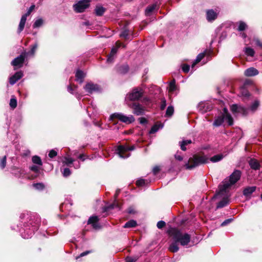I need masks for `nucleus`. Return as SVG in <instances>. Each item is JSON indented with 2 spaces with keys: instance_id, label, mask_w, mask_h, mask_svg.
Wrapping results in <instances>:
<instances>
[{
  "instance_id": "f257e3e1",
  "label": "nucleus",
  "mask_w": 262,
  "mask_h": 262,
  "mask_svg": "<svg viewBox=\"0 0 262 262\" xmlns=\"http://www.w3.org/2000/svg\"><path fill=\"white\" fill-rule=\"evenodd\" d=\"M20 217L23 223V227L19 230L21 236L24 238H30L38 229L39 219L28 213L21 214ZM20 225L22 226L21 224Z\"/></svg>"
},
{
  "instance_id": "f03ea898",
  "label": "nucleus",
  "mask_w": 262,
  "mask_h": 262,
  "mask_svg": "<svg viewBox=\"0 0 262 262\" xmlns=\"http://www.w3.org/2000/svg\"><path fill=\"white\" fill-rule=\"evenodd\" d=\"M241 172L238 170H235L229 176L222 182V183L219 185L220 193L223 194L226 193L227 190L230 187L235 184L241 178Z\"/></svg>"
},
{
  "instance_id": "7ed1b4c3",
  "label": "nucleus",
  "mask_w": 262,
  "mask_h": 262,
  "mask_svg": "<svg viewBox=\"0 0 262 262\" xmlns=\"http://www.w3.org/2000/svg\"><path fill=\"white\" fill-rule=\"evenodd\" d=\"M169 233L172 237L173 241L183 246H187L190 241V235L189 234L183 233L177 228H171Z\"/></svg>"
},
{
  "instance_id": "20e7f679",
  "label": "nucleus",
  "mask_w": 262,
  "mask_h": 262,
  "mask_svg": "<svg viewBox=\"0 0 262 262\" xmlns=\"http://www.w3.org/2000/svg\"><path fill=\"white\" fill-rule=\"evenodd\" d=\"M259 106V101L256 100L248 108L241 105L238 106L237 104H233L231 106L230 110L233 114H240L243 116H247L250 112L252 113H254L258 109Z\"/></svg>"
},
{
  "instance_id": "39448f33",
  "label": "nucleus",
  "mask_w": 262,
  "mask_h": 262,
  "mask_svg": "<svg viewBox=\"0 0 262 262\" xmlns=\"http://www.w3.org/2000/svg\"><path fill=\"white\" fill-rule=\"evenodd\" d=\"M209 158L206 156L194 155L185 162V167L186 169L191 170L193 168L208 162Z\"/></svg>"
},
{
  "instance_id": "423d86ee",
  "label": "nucleus",
  "mask_w": 262,
  "mask_h": 262,
  "mask_svg": "<svg viewBox=\"0 0 262 262\" xmlns=\"http://www.w3.org/2000/svg\"><path fill=\"white\" fill-rule=\"evenodd\" d=\"M117 118L120 121L126 124H130L134 122L135 120V118L132 115L126 116L121 113H115L112 114L110 116V120H113L114 119Z\"/></svg>"
},
{
  "instance_id": "0eeeda50",
  "label": "nucleus",
  "mask_w": 262,
  "mask_h": 262,
  "mask_svg": "<svg viewBox=\"0 0 262 262\" xmlns=\"http://www.w3.org/2000/svg\"><path fill=\"white\" fill-rule=\"evenodd\" d=\"M135 149V147L134 145L129 147L125 145H119L116 149V152L120 158L125 159L130 156L129 151L134 150Z\"/></svg>"
},
{
  "instance_id": "6e6552de",
  "label": "nucleus",
  "mask_w": 262,
  "mask_h": 262,
  "mask_svg": "<svg viewBox=\"0 0 262 262\" xmlns=\"http://www.w3.org/2000/svg\"><path fill=\"white\" fill-rule=\"evenodd\" d=\"M143 94V90L140 88H136L127 94L126 101H136L141 98Z\"/></svg>"
},
{
  "instance_id": "1a4fd4ad",
  "label": "nucleus",
  "mask_w": 262,
  "mask_h": 262,
  "mask_svg": "<svg viewBox=\"0 0 262 262\" xmlns=\"http://www.w3.org/2000/svg\"><path fill=\"white\" fill-rule=\"evenodd\" d=\"M90 0H81L73 5L74 10L77 13L83 12L90 5Z\"/></svg>"
},
{
  "instance_id": "9d476101",
  "label": "nucleus",
  "mask_w": 262,
  "mask_h": 262,
  "mask_svg": "<svg viewBox=\"0 0 262 262\" xmlns=\"http://www.w3.org/2000/svg\"><path fill=\"white\" fill-rule=\"evenodd\" d=\"M228 190H227L226 193L223 194L222 193H220V187H219V191L218 192L215 194L213 198H220L223 197V199L219 202V203L217 204L216 208H223L225 206H226L228 204Z\"/></svg>"
},
{
  "instance_id": "9b49d317",
  "label": "nucleus",
  "mask_w": 262,
  "mask_h": 262,
  "mask_svg": "<svg viewBox=\"0 0 262 262\" xmlns=\"http://www.w3.org/2000/svg\"><path fill=\"white\" fill-rule=\"evenodd\" d=\"M34 5H32L31 6H30L27 13H26L21 16L17 29V33L18 34L20 33L24 30L25 25L26 24V21L27 20V17L30 14L31 12L34 9Z\"/></svg>"
},
{
  "instance_id": "f8f14e48",
  "label": "nucleus",
  "mask_w": 262,
  "mask_h": 262,
  "mask_svg": "<svg viewBox=\"0 0 262 262\" xmlns=\"http://www.w3.org/2000/svg\"><path fill=\"white\" fill-rule=\"evenodd\" d=\"M128 105L133 110V114L136 116L143 115L145 112V109L139 103H133L132 104H128Z\"/></svg>"
},
{
  "instance_id": "ddd939ff",
  "label": "nucleus",
  "mask_w": 262,
  "mask_h": 262,
  "mask_svg": "<svg viewBox=\"0 0 262 262\" xmlns=\"http://www.w3.org/2000/svg\"><path fill=\"white\" fill-rule=\"evenodd\" d=\"M26 58L25 55H24V53H21L11 61V64L14 67L21 68L23 66Z\"/></svg>"
},
{
  "instance_id": "4468645a",
  "label": "nucleus",
  "mask_w": 262,
  "mask_h": 262,
  "mask_svg": "<svg viewBox=\"0 0 262 262\" xmlns=\"http://www.w3.org/2000/svg\"><path fill=\"white\" fill-rule=\"evenodd\" d=\"M121 46H122L123 48L125 47V46L123 44L121 43H118L116 44V46L115 47H113L112 49L111 53L107 57V62H112L113 61L115 56L117 52L118 49Z\"/></svg>"
},
{
  "instance_id": "2eb2a0df",
  "label": "nucleus",
  "mask_w": 262,
  "mask_h": 262,
  "mask_svg": "<svg viewBox=\"0 0 262 262\" xmlns=\"http://www.w3.org/2000/svg\"><path fill=\"white\" fill-rule=\"evenodd\" d=\"M84 89L89 94H92L93 92H97L100 90L99 85L92 82L88 83L84 87Z\"/></svg>"
},
{
  "instance_id": "dca6fc26",
  "label": "nucleus",
  "mask_w": 262,
  "mask_h": 262,
  "mask_svg": "<svg viewBox=\"0 0 262 262\" xmlns=\"http://www.w3.org/2000/svg\"><path fill=\"white\" fill-rule=\"evenodd\" d=\"M211 51L205 50L204 52L201 53L198 55L195 60L191 65V68L193 69L196 64L199 63L205 56H210L211 55Z\"/></svg>"
},
{
  "instance_id": "f3484780",
  "label": "nucleus",
  "mask_w": 262,
  "mask_h": 262,
  "mask_svg": "<svg viewBox=\"0 0 262 262\" xmlns=\"http://www.w3.org/2000/svg\"><path fill=\"white\" fill-rule=\"evenodd\" d=\"M23 76L24 74L21 71L17 72L9 78L10 84L12 85H14L18 80L21 79Z\"/></svg>"
},
{
  "instance_id": "a211bd4d",
  "label": "nucleus",
  "mask_w": 262,
  "mask_h": 262,
  "mask_svg": "<svg viewBox=\"0 0 262 262\" xmlns=\"http://www.w3.org/2000/svg\"><path fill=\"white\" fill-rule=\"evenodd\" d=\"M98 221L99 218L97 216H92L89 218L88 221V224L92 225L94 229H99L101 227L98 223Z\"/></svg>"
},
{
  "instance_id": "6ab92c4d",
  "label": "nucleus",
  "mask_w": 262,
  "mask_h": 262,
  "mask_svg": "<svg viewBox=\"0 0 262 262\" xmlns=\"http://www.w3.org/2000/svg\"><path fill=\"white\" fill-rule=\"evenodd\" d=\"M221 115L224 116L226 118V120H227L229 125H232L233 124V118L231 117V115L229 113L228 109L226 107H224L223 110V113Z\"/></svg>"
},
{
  "instance_id": "aec40b11",
  "label": "nucleus",
  "mask_w": 262,
  "mask_h": 262,
  "mask_svg": "<svg viewBox=\"0 0 262 262\" xmlns=\"http://www.w3.org/2000/svg\"><path fill=\"white\" fill-rule=\"evenodd\" d=\"M258 73V71L253 67L248 68L244 72V75L247 77L254 76L257 75Z\"/></svg>"
},
{
  "instance_id": "412c9836",
  "label": "nucleus",
  "mask_w": 262,
  "mask_h": 262,
  "mask_svg": "<svg viewBox=\"0 0 262 262\" xmlns=\"http://www.w3.org/2000/svg\"><path fill=\"white\" fill-rule=\"evenodd\" d=\"M217 16V13H216L213 10H209L206 12V17L208 21H212L214 20Z\"/></svg>"
},
{
  "instance_id": "4be33fe9",
  "label": "nucleus",
  "mask_w": 262,
  "mask_h": 262,
  "mask_svg": "<svg viewBox=\"0 0 262 262\" xmlns=\"http://www.w3.org/2000/svg\"><path fill=\"white\" fill-rule=\"evenodd\" d=\"M225 120H226V118L224 116L221 115L218 116L215 118L213 125L214 126L219 127L223 124Z\"/></svg>"
},
{
  "instance_id": "5701e85b",
  "label": "nucleus",
  "mask_w": 262,
  "mask_h": 262,
  "mask_svg": "<svg viewBox=\"0 0 262 262\" xmlns=\"http://www.w3.org/2000/svg\"><path fill=\"white\" fill-rule=\"evenodd\" d=\"M256 186H249L245 188L243 190V194L245 196H250L256 190Z\"/></svg>"
},
{
  "instance_id": "b1692460",
  "label": "nucleus",
  "mask_w": 262,
  "mask_h": 262,
  "mask_svg": "<svg viewBox=\"0 0 262 262\" xmlns=\"http://www.w3.org/2000/svg\"><path fill=\"white\" fill-rule=\"evenodd\" d=\"M76 80L80 83H81L83 81V78L85 76L84 73L81 70H77L76 73Z\"/></svg>"
},
{
  "instance_id": "393cba45",
  "label": "nucleus",
  "mask_w": 262,
  "mask_h": 262,
  "mask_svg": "<svg viewBox=\"0 0 262 262\" xmlns=\"http://www.w3.org/2000/svg\"><path fill=\"white\" fill-rule=\"evenodd\" d=\"M12 174L17 178H20L25 174V171L19 168H14L12 169Z\"/></svg>"
},
{
  "instance_id": "a878e982",
  "label": "nucleus",
  "mask_w": 262,
  "mask_h": 262,
  "mask_svg": "<svg viewBox=\"0 0 262 262\" xmlns=\"http://www.w3.org/2000/svg\"><path fill=\"white\" fill-rule=\"evenodd\" d=\"M249 165L251 168L254 170H257L260 167L259 163L256 159H253L249 161Z\"/></svg>"
},
{
  "instance_id": "bb28decb",
  "label": "nucleus",
  "mask_w": 262,
  "mask_h": 262,
  "mask_svg": "<svg viewBox=\"0 0 262 262\" xmlns=\"http://www.w3.org/2000/svg\"><path fill=\"white\" fill-rule=\"evenodd\" d=\"M191 143L192 141L190 139H186L183 140L182 141H180L179 145L180 146L181 149L183 151H185L187 149L186 146L191 144Z\"/></svg>"
},
{
  "instance_id": "cd10ccee",
  "label": "nucleus",
  "mask_w": 262,
  "mask_h": 262,
  "mask_svg": "<svg viewBox=\"0 0 262 262\" xmlns=\"http://www.w3.org/2000/svg\"><path fill=\"white\" fill-rule=\"evenodd\" d=\"M37 43H36L32 46L30 51L28 52H24V55H25L26 57L31 56H33L34 55L36 50L37 48Z\"/></svg>"
},
{
  "instance_id": "c85d7f7f",
  "label": "nucleus",
  "mask_w": 262,
  "mask_h": 262,
  "mask_svg": "<svg viewBox=\"0 0 262 262\" xmlns=\"http://www.w3.org/2000/svg\"><path fill=\"white\" fill-rule=\"evenodd\" d=\"M224 157L223 154H218L213 156L210 158V161L213 163H215L221 161Z\"/></svg>"
},
{
  "instance_id": "c756f323",
  "label": "nucleus",
  "mask_w": 262,
  "mask_h": 262,
  "mask_svg": "<svg viewBox=\"0 0 262 262\" xmlns=\"http://www.w3.org/2000/svg\"><path fill=\"white\" fill-rule=\"evenodd\" d=\"M137 225V222L135 220H132L127 222L123 226V227L124 228H133L135 227Z\"/></svg>"
},
{
  "instance_id": "7c9ffc66",
  "label": "nucleus",
  "mask_w": 262,
  "mask_h": 262,
  "mask_svg": "<svg viewBox=\"0 0 262 262\" xmlns=\"http://www.w3.org/2000/svg\"><path fill=\"white\" fill-rule=\"evenodd\" d=\"M178 243H176V242H173L170 244L169 249V250L172 252H177L178 251L179 248L178 247Z\"/></svg>"
},
{
  "instance_id": "2f4dec72",
  "label": "nucleus",
  "mask_w": 262,
  "mask_h": 262,
  "mask_svg": "<svg viewBox=\"0 0 262 262\" xmlns=\"http://www.w3.org/2000/svg\"><path fill=\"white\" fill-rule=\"evenodd\" d=\"M151 181H148L147 179H140L136 182V185L138 186H143L147 185Z\"/></svg>"
},
{
  "instance_id": "473e14b6",
  "label": "nucleus",
  "mask_w": 262,
  "mask_h": 262,
  "mask_svg": "<svg viewBox=\"0 0 262 262\" xmlns=\"http://www.w3.org/2000/svg\"><path fill=\"white\" fill-rule=\"evenodd\" d=\"M163 127V124L160 123V124H156L152 126V127L150 129V130L149 133L150 134H154L156 132H157L159 129L162 128Z\"/></svg>"
},
{
  "instance_id": "72a5a7b5",
  "label": "nucleus",
  "mask_w": 262,
  "mask_h": 262,
  "mask_svg": "<svg viewBox=\"0 0 262 262\" xmlns=\"http://www.w3.org/2000/svg\"><path fill=\"white\" fill-rule=\"evenodd\" d=\"M156 4H154L151 5H149L145 9L146 15H149L156 8Z\"/></svg>"
},
{
  "instance_id": "f704fd0d",
  "label": "nucleus",
  "mask_w": 262,
  "mask_h": 262,
  "mask_svg": "<svg viewBox=\"0 0 262 262\" xmlns=\"http://www.w3.org/2000/svg\"><path fill=\"white\" fill-rule=\"evenodd\" d=\"M95 11L96 15L102 16L105 11V9L102 6H97Z\"/></svg>"
},
{
  "instance_id": "c9c22d12",
  "label": "nucleus",
  "mask_w": 262,
  "mask_h": 262,
  "mask_svg": "<svg viewBox=\"0 0 262 262\" xmlns=\"http://www.w3.org/2000/svg\"><path fill=\"white\" fill-rule=\"evenodd\" d=\"M32 162L38 166H41L42 163L40 158L37 156H34L32 158Z\"/></svg>"
},
{
  "instance_id": "e433bc0d",
  "label": "nucleus",
  "mask_w": 262,
  "mask_h": 262,
  "mask_svg": "<svg viewBox=\"0 0 262 262\" xmlns=\"http://www.w3.org/2000/svg\"><path fill=\"white\" fill-rule=\"evenodd\" d=\"M174 112V107L172 105H169L167 108L166 114H165V117H171L173 114Z\"/></svg>"
},
{
  "instance_id": "4c0bfd02",
  "label": "nucleus",
  "mask_w": 262,
  "mask_h": 262,
  "mask_svg": "<svg viewBox=\"0 0 262 262\" xmlns=\"http://www.w3.org/2000/svg\"><path fill=\"white\" fill-rule=\"evenodd\" d=\"M206 103L203 102H201L199 103L198 105V108L200 111H201L202 113H205L207 111V110L209 108L208 106L205 108Z\"/></svg>"
},
{
  "instance_id": "58836bf2",
  "label": "nucleus",
  "mask_w": 262,
  "mask_h": 262,
  "mask_svg": "<svg viewBox=\"0 0 262 262\" xmlns=\"http://www.w3.org/2000/svg\"><path fill=\"white\" fill-rule=\"evenodd\" d=\"M17 104V100L14 96H12L9 103L11 108L14 109L16 107Z\"/></svg>"
},
{
  "instance_id": "ea45409f",
  "label": "nucleus",
  "mask_w": 262,
  "mask_h": 262,
  "mask_svg": "<svg viewBox=\"0 0 262 262\" xmlns=\"http://www.w3.org/2000/svg\"><path fill=\"white\" fill-rule=\"evenodd\" d=\"M177 90V88L175 84V81L173 80L171 81L169 83V92L171 94L174 93V92Z\"/></svg>"
},
{
  "instance_id": "a19ab883",
  "label": "nucleus",
  "mask_w": 262,
  "mask_h": 262,
  "mask_svg": "<svg viewBox=\"0 0 262 262\" xmlns=\"http://www.w3.org/2000/svg\"><path fill=\"white\" fill-rule=\"evenodd\" d=\"M33 187L37 190H42L45 188V185L42 183H37L33 184Z\"/></svg>"
},
{
  "instance_id": "79ce46f5",
  "label": "nucleus",
  "mask_w": 262,
  "mask_h": 262,
  "mask_svg": "<svg viewBox=\"0 0 262 262\" xmlns=\"http://www.w3.org/2000/svg\"><path fill=\"white\" fill-rule=\"evenodd\" d=\"M74 160L69 157H66L64 158V161H63V163L64 165L69 166L72 164Z\"/></svg>"
},
{
  "instance_id": "37998d69",
  "label": "nucleus",
  "mask_w": 262,
  "mask_h": 262,
  "mask_svg": "<svg viewBox=\"0 0 262 262\" xmlns=\"http://www.w3.org/2000/svg\"><path fill=\"white\" fill-rule=\"evenodd\" d=\"M43 24V19L41 18L36 19L33 25L34 28L40 27Z\"/></svg>"
},
{
  "instance_id": "c03bdc74",
  "label": "nucleus",
  "mask_w": 262,
  "mask_h": 262,
  "mask_svg": "<svg viewBox=\"0 0 262 262\" xmlns=\"http://www.w3.org/2000/svg\"><path fill=\"white\" fill-rule=\"evenodd\" d=\"M241 94L242 96L246 98L249 97L250 95L248 91L244 87H242L241 89Z\"/></svg>"
},
{
  "instance_id": "a18cd8bd",
  "label": "nucleus",
  "mask_w": 262,
  "mask_h": 262,
  "mask_svg": "<svg viewBox=\"0 0 262 262\" xmlns=\"http://www.w3.org/2000/svg\"><path fill=\"white\" fill-rule=\"evenodd\" d=\"M245 53L247 55L253 57L254 55L255 52L253 49L248 47L245 49Z\"/></svg>"
},
{
  "instance_id": "49530a36",
  "label": "nucleus",
  "mask_w": 262,
  "mask_h": 262,
  "mask_svg": "<svg viewBox=\"0 0 262 262\" xmlns=\"http://www.w3.org/2000/svg\"><path fill=\"white\" fill-rule=\"evenodd\" d=\"M246 27H247V25L245 23H244L243 21H240L238 23L237 30L239 31H244V30H245Z\"/></svg>"
},
{
  "instance_id": "de8ad7c7",
  "label": "nucleus",
  "mask_w": 262,
  "mask_h": 262,
  "mask_svg": "<svg viewBox=\"0 0 262 262\" xmlns=\"http://www.w3.org/2000/svg\"><path fill=\"white\" fill-rule=\"evenodd\" d=\"M62 173L64 177H69L71 173V170L69 168H64L63 169V170L61 169Z\"/></svg>"
},
{
  "instance_id": "09e8293b",
  "label": "nucleus",
  "mask_w": 262,
  "mask_h": 262,
  "mask_svg": "<svg viewBox=\"0 0 262 262\" xmlns=\"http://www.w3.org/2000/svg\"><path fill=\"white\" fill-rule=\"evenodd\" d=\"M6 159L7 156H5L0 159V167L2 169H4L6 167Z\"/></svg>"
},
{
  "instance_id": "8fccbe9b",
  "label": "nucleus",
  "mask_w": 262,
  "mask_h": 262,
  "mask_svg": "<svg viewBox=\"0 0 262 262\" xmlns=\"http://www.w3.org/2000/svg\"><path fill=\"white\" fill-rule=\"evenodd\" d=\"M174 158L177 161H181L183 159V156L181 152L177 151L174 155Z\"/></svg>"
},
{
  "instance_id": "3c124183",
  "label": "nucleus",
  "mask_w": 262,
  "mask_h": 262,
  "mask_svg": "<svg viewBox=\"0 0 262 262\" xmlns=\"http://www.w3.org/2000/svg\"><path fill=\"white\" fill-rule=\"evenodd\" d=\"M115 207H117V208H119V205L116 202H114V203L111 204L110 205H109L107 207H105L104 211H106L110 209H113Z\"/></svg>"
},
{
  "instance_id": "603ef678",
  "label": "nucleus",
  "mask_w": 262,
  "mask_h": 262,
  "mask_svg": "<svg viewBox=\"0 0 262 262\" xmlns=\"http://www.w3.org/2000/svg\"><path fill=\"white\" fill-rule=\"evenodd\" d=\"M128 35H129L128 31L126 29H124L120 33V36L121 37H124L125 39H128Z\"/></svg>"
},
{
  "instance_id": "864d4df0",
  "label": "nucleus",
  "mask_w": 262,
  "mask_h": 262,
  "mask_svg": "<svg viewBox=\"0 0 262 262\" xmlns=\"http://www.w3.org/2000/svg\"><path fill=\"white\" fill-rule=\"evenodd\" d=\"M129 68L127 65L122 66L120 69V71L121 73L125 74L128 71Z\"/></svg>"
},
{
  "instance_id": "5fc2aeb1",
  "label": "nucleus",
  "mask_w": 262,
  "mask_h": 262,
  "mask_svg": "<svg viewBox=\"0 0 262 262\" xmlns=\"http://www.w3.org/2000/svg\"><path fill=\"white\" fill-rule=\"evenodd\" d=\"M39 166H38V165H32L30 167V169L32 171H34L36 173H38L39 172V170H40Z\"/></svg>"
},
{
  "instance_id": "6e6d98bb",
  "label": "nucleus",
  "mask_w": 262,
  "mask_h": 262,
  "mask_svg": "<svg viewBox=\"0 0 262 262\" xmlns=\"http://www.w3.org/2000/svg\"><path fill=\"white\" fill-rule=\"evenodd\" d=\"M166 106V101L164 98L161 99V104H160V109L161 110H164Z\"/></svg>"
},
{
  "instance_id": "4d7b16f0",
  "label": "nucleus",
  "mask_w": 262,
  "mask_h": 262,
  "mask_svg": "<svg viewBox=\"0 0 262 262\" xmlns=\"http://www.w3.org/2000/svg\"><path fill=\"white\" fill-rule=\"evenodd\" d=\"M182 71L185 73H188L190 70V66L187 64H184L182 66Z\"/></svg>"
},
{
  "instance_id": "13d9d810",
  "label": "nucleus",
  "mask_w": 262,
  "mask_h": 262,
  "mask_svg": "<svg viewBox=\"0 0 262 262\" xmlns=\"http://www.w3.org/2000/svg\"><path fill=\"white\" fill-rule=\"evenodd\" d=\"M165 225L166 224L164 221H160L157 223V226L159 229H162Z\"/></svg>"
},
{
  "instance_id": "bf43d9fd",
  "label": "nucleus",
  "mask_w": 262,
  "mask_h": 262,
  "mask_svg": "<svg viewBox=\"0 0 262 262\" xmlns=\"http://www.w3.org/2000/svg\"><path fill=\"white\" fill-rule=\"evenodd\" d=\"M57 151L54 149H52L51 150H50L49 153V156L51 158H53L56 157L57 156Z\"/></svg>"
},
{
  "instance_id": "052dcab7",
  "label": "nucleus",
  "mask_w": 262,
  "mask_h": 262,
  "mask_svg": "<svg viewBox=\"0 0 262 262\" xmlns=\"http://www.w3.org/2000/svg\"><path fill=\"white\" fill-rule=\"evenodd\" d=\"M233 220V219L230 218L225 220L222 224L221 226H225L230 223Z\"/></svg>"
},
{
  "instance_id": "680f3d73",
  "label": "nucleus",
  "mask_w": 262,
  "mask_h": 262,
  "mask_svg": "<svg viewBox=\"0 0 262 262\" xmlns=\"http://www.w3.org/2000/svg\"><path fill=\"white\" fill-rule=\"evenodd\" d=\"M138 120L141 124H146L147 123V119L144 117L139 118Z\"/></svg>"
},
{
  "instance_id": "e2e57ef3",
  "label": "nucleus",
  "mask_w": 262,
  "mask_h": 262,
  "mask_svg": "<svg viewBox=\"0 0 262 262\" xmlns=\"http://www.w3.org/2000/svg\"><path fill=\"white\" fill-rule=\"evenodd\" d=\"M160 171V168L158 166L154 167L152 169V173L154 176H156Z\"/></svg>"
},
{
  "instance_id": "0e129e2a",
  "label": "nucleus",
  "mask_w": 262,
  "mask_h": 262,
  "mask_svg": "<svg viewBox=\"0 0 262 262\" xmlns=\"http://www.w3.org/2000/svg\"><path fill=\"white\" fill-rule=\"evenodd\" d=\"M90 253V251H86L85 252H83L81 253L78 256H77L76 257V259H78L79 258L84 256H85Z\"/></svg>"
},
{
  "instance_id": "69168bd1",
  "label": "nucleus",
  "mask_w": 262,
  "mask_h": 262,
  "mask_svg": "<svg viewBox=\"0 0 262 262\" xmlns=\"http://www.w3.org/2000/svg\"><path fill=\"white\" fill-rule=\"evenodd\" d=\"M136 260L135 258L127 257L126 258V262H135Z\"/></svg>"
},
{
  "instance_id": "338daca9",
  "label": "nucleus",
  "mask_w": 262,
  "mask_h": 262,
  "mask_svg": "<svg viewBox=\"0 0 262 262\" xmlns=\"http://www.w3.org/2000/svg\"><path fill=\"white\" fill-rule=\"evenodd\" d=\"M254 40L257 46L262 48V42L258 39H255Z\"/></svg>"
},
{
  "instance_id": "774afa93",
  "label": "nucleus",
  "mask_w": 262,
  "mask_h": 262,
  "mask_svg": "<svg viewBox=\"0 0 262 262\" xmlns=\"http://www.w3.org/2000/svg\"><path fill=\"white\" fill-rule=\"evenodd\" d=\"M127 212L129 214H135L136 212V211L135 210V209L133 208L130 207L128 209Z\"/></svg>"
}]
</instances>
